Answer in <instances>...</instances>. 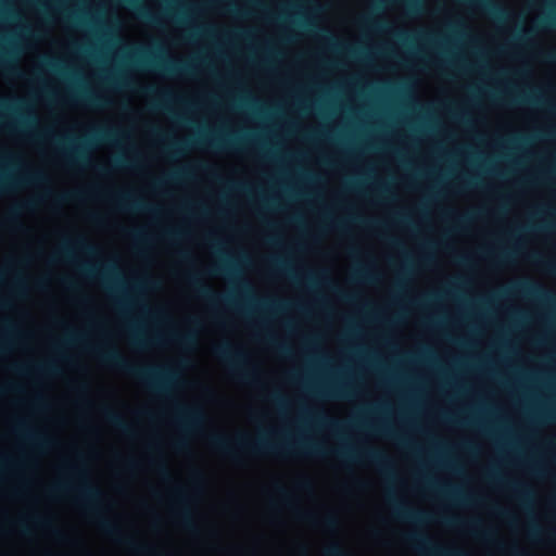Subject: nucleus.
<instances>
[{"mask_svg": "<svg viewBox=\"0 0 556 556\" xmlns=\"http://www.w3.org/2000/svg\"><path fill=\"white\" fill-rule=\"evenodd\" d=\"M67 469L77 475L81 481L79 486L75 489L77 491V502L80 503L90 515L96 517L98 526L102 532L137 554L156 555V551L154 548L146 544L138 543L132 536L125 535L116 523L102 518L100 515L102 492L98 488L85 481V473L78 467L67 465Z\"/></svg>", "mask_w": 556, "mask_h": 556, "instance_id": "f257e3e1", "label": "nucleus"}, {"mask_svg": "<svg viewBox=\"0 0 556 556\" xmlns=\"http://www.w3.org/2000/svg\"><path fill=\"white\" fill-rule=\"evenodd\" d=\"M94 352L103 364L136 378L157 394L167 393L177 378L176 372L169 368L134 365L115 348H98Z\"/></svg>", "mask_w": 556, "mask_h": 556, "instance_id": "f03ea898", "label": "nucleus"}, {"mask_svg": "<svg viewBox=\"0 0 556 556\" xmlns=\"http://www.w3.org/2000/svg\"><path fill=\"white\" fill-rule=\"evenodd\" d=\"M211 446L220 454L238 460L236 450H242L253 455L278 454L291 450V445H278L266 440L250 441L243 433L236 435L233 441L222 434L208 437Z\"/></svg>", "mask_w": 556, "mask_h": 556, "instance_id": "7ed1b4c3", "label": "nucleus"}, {"mask_svg": "<svg viewBox=\"0 0 556 556\" xmlns=\"http://www.w3.org/2000/svg\"><path fill=\"white\" fill-rule=\"evenodd\" d=\"M294 450L300 454L309 456H324L327 454H332L337 457H340L344 462H352L355 460L356 457H361L371 464L379 466L386 472V475L391 473V464L388 456L381 451L374 448H366L358 454H355L354 451L345 447L341 450L331 451L330 453H328V451L321 448L316 443H312L308 441H299L294 446Z\"/></svg>", "mask_w": 556, "mask_h": 556, "instance_id": "20e7f679", "label": "nucleus"}, {"mask_svg": "<svg viewBox=\"0 0 556 556\" xmlns=\"http://www.w3.org/2000/svg\"><path fill=\"white\" fill-rule=\"evenodd\" d=\"M117 135V130L113 128L96 129L89 137L81 138L79 143L76 146H74V140L72 138H65L64 142H66L67 146H64L61 149V154L68 165H86L89 160L88 144L92 141L112 142L115 140Z\"/></svg>", "mask_w": 556, "mask_h": 556, "instance_id": "39448f33", "label": "nucleus"}, {"mask_svg": "<svg viewBox=\"0 0 556 556\" xmlns=\"http://www.w3.org/2000/svg\"><path fill=\"white\" fill-rule=\"evenodd\" d=\"M215 355L227 363L232 375L244 382L255 380V371L247 366V355L242 351L233 350L229 344H222L214 349Z\"/></svg>", "mask_w": 556, "mask_h": 556, "instance_id": "423d86ee", "label": "nucleus"}, {"mask_svg": "<svg viewBox=\"0 0 556 556\" xmlns=\"http://www.w3.org/2000/svg\"><path fill=\"white\" fill-rule=\"evenodd\" d=\"M403 539L421 556H466L462 551L434 545L426 535L418 532L406 533L403 535Z\"/></svg>", "mask_w": 556, "mask_h": 556, "instance_id": "0eeeda50", "label": "nucleus"}, {"mask_svg": "<svg viewBox=\"0 0 556 556\" xmlns=\"http://www.w3.org/2000/svg\"><path fill=\"white\" fill-rule=\"evenodd\" d=\"M141 63L144 65L154 66L169 75H189L193 71V66L188 62L176 60H156L147 53L142 55Z\"/></svg>", "mask_w": 556, "mask_h": 556, "instance_id": "6e6552de", "label": "nucleus"}, {"mask_svg": "<svg viewBox=\"0 0 556 556\" xmlns=\"http://www.w3.org/2000/svg\"><path fill=\"white\" fill-rule=\"evenodd\" d=\"M189 283L199 298L204 299L211 303L223 301L228 306H235L237 304L232 296L222 298L217 295L208 286L203 283L200 277L195 274L189 276Z\"/></svg>", "mask_w": 556, "mask_h": 556, "instance_id": "1a4fd4ad", "label": "nucleus"}, {"mask_svg": "<svg viewBox=\"0 0 556 556\" xmlns=\"http://www.w3.org/2000/svg\"><path fill=\"white\" fill-rule=\"evenodd\" d=\"M175 498L176 502L181 506L179 510H177V517L180 521V523L188 530L194 531L195 525L193 520V515L191 510L188 507V497L186 495V492L181 488L175 489Z\"/></svg>", "mask_w": 556, "mask_h": 556, "instance_id": "9d476101", "label": "nucleus"}, {"mask_svg": "<svg viewBox=\"0 0 556 556\" xmlns=\"http://www.w3.org/2000/svg\"><path fill=\"white\" fill-rule=\"evenodd\" d=\"M177 410L178 421L182 427H197L204 420V415L198 407L179 406Z\"/></svg>", "mask_w": 556, "mask_h": 556, "instance_id": "9b49d317", "label": "nucleus"}, {"mask_svg": "<svg viewBox=\"0 0 556 556\" xmlns=\"http://www.w3.org/2000/svg\"><path fill=\"white\" fill-rule=\"evenodd\" d=\"M392 508L394 515L405 521L424 522L428 518L424 511L412 509L396 501H392Z\"/></svg>", "mask_w": 556, "mask_h": 556, "instance_id": "f8f14e48", "label": "nucleus"}, {"mask_svg": "<svg viewBox=\"0 0 556 556\" xmlns=\"http://www.w3.org/2000/svg\"><path fill=\"white\" fill-rule=\"evenodd\" d=\"M299 517L312 525L321 526L329 531L336 530L339 525L338 518L332 511L325 514L320 518L312 513H300Z\"/></svg>", "mask_w": 556, "mask_h": 556, "instance_id": "ddd939ff", "label": "nucleus"}, {"mask_svg": "<svg viewBox=\"0 0 556 556\" xmlns=\"http://www.w3.org/2000/svg\"><path fill=\"white\" fill-rule=\"evenodd\" d=\"M116 206L121 211H152L151 206L139 199L132 198L129 193L118 194L116 198Z\"/></svg>", "mask_w": 556, "mask_h": 556, "instance_id": "4468645a", "label": "nucleus"}, {"mask_svg": "<svg viewBox=\"0 0 556 556\" xmlns=\"http://www.w3.org/2000/svg\"><path fill=\"white\" fill-rule=\"evenodd\" d=\"M102 415L105 418V420L114 428L121 430L123 433L127 435H132V430L130 426L115 410L105 406L102 408Z\"/></svg>", "mask_w": 556, "mask_h": 556, "instance_id": "2eb2a0df", "label": "nucleus"}, {"mask_svg": "<svg viewBox=\"0 0 556 556\" xmlns=\"http://www.w3.org/2000/svg\"><path fill=\"white\" fill-rule=\"evenodd\" d=\"M517 289L525 295L535 296L544 300L553 299L551 293L543 289V287L530 280L520 281L517 285Z\"/></svg>", "mask_w": 556, "mask_h": 556, "instance_id": "dca6fc26", "label": "nucleus"}, {"mask_svg": "<svg viewBox=\"0 0 556 556\" xmlns=\"http://www.w3.org/2000/svg\"><path fill=\"white\" fill-rule=\"evenodd\" d=\"M16 431L20 432L23 437L27 438L31 442H34L36 445L45 446L49 445L51 441L39 434L28 431L26 424L24 421H18L16 425Z\"/></svg>", "mask_w": 556, "mask_h": 556, "instance_id": "f3484780", "label": "nucleus"}, {"mask_svg": "<svg viewBox=\"0 0 556 556\" xmlns=\"http://www.w3.org/2000/svg\"><path fill=\"white\" fill-rule=\"evenodd\" d=\"M125 3L131 5L134 9H136L138 15L151 23V24H159L160 18L156 14L152 13L150 10H148L144 7L138 5V0H123Z\"/></svg>", "mask_w": 556, "mask_h": 556, "instance_id": "a211bd4d", "label": "nucleus"}, {"mask_svg": "<svg viewBox=\"0 0 556 556\" xmlns=\"http://www.w3.org/2000/svg\"><path fill=\"white\" fill-rule=\"evenodd\" d=\"M81 101H84L86 104L93 106V108H103L109 104L105 98L93 94V93H83L80 97Z\"/></svg>", "mask_w": 556, "mask_h": 556, "instance_id": "6ab92c4d", "label": "nucleus"}, {"mask_svg": "<svg viewBox=\"0 0 556 556\" xmlns=\"http://www.w3.org/2000/svg\"><path fill=\"white\" fill-rule=\"evenodd\" d=\"M320 393L329 397H345L349 391L344 384H332Z\"/></svg>", "mask_w": 556, "mask_h": 556, "instance_id": "aec40b11", "label": "nucleus"}, {"mask_svg": "<svg viewBox=\"0 0 556 556\" xmlns=\"http://www.w3.org/2000/svg\"><path fill=\"white\" fill-rule=\"evenodd\" d=\"M30 520L36 523L37 526H40L42 528L51 529L52 533L60 540L64 539L63 533L55 528H52L51 520L48 518H42L40 516H31Z\"/></svg>", "mask_w": 556, "mask_h": 556, "instance_id": "412c9836", "label": "nucleus"}, {"mask_svg": "<svg viewBox=\"0 0 556 556\" xmlns=\"http://www.w3.org/2000/svg\"><path fill=\"white\" fill-rule=\"evenodd\" d=\"M325 556H352L350 553L344 551L339 544L334 543L327 546L324 549Z\"/></svg>", "mask_w": 556, "mask_h": 556, "instance_id": "4be33fe9", "label": "nucleus"}, {"mask_svg": "<svg viewBox=\"0 0 556 556\" xmlns=\"http://www.w3.org/2000/svg\"><path fill=\"white\" fill-rule=\"evenodd\" d=\"M33 204L34 203L31 201L25 202V203L18 205L17 207H15L14 210H12L11 213L7 217V223L12 224V225L15 224L18 211L20 210H23V211L30 210L33 207Z\"/></svg>", "mask_w": 556, "mask_h": 556, "instance_id": "5701e85b", "label": "nucleus"}, {"mask_svg": "<svg viewBox=\"0 0 556 556\" xmlns=\"http://www.w3.org/2000/svg\"><path fill=\"white\" fill-rule=\"evenodd\" d=\"M35 371L45 374V375H55L58 374V368L52 363H42L34 366Z\"/></svg>", "mask_w": 556, "mask_h": 556, "instance_id": "b1692460", "label": "nucleus"}, {"mask_svg": "<svg viewBox=\"0 0 556 556\" xmlns=\"http://www.w3.org/2000/svg\"><path fill=\"white\" fill-rule=\"evenodd\" d=\"M174 339L185 346H190L195 342V336L192 332L176 334Z\"/></svg>", "mask_w": 556, "mask_h": 556, "instance_id": "393cba45", "label": "nucleus"}, {"mask_svg": "<svg viewBox=\"0 0 556 556\" xmlns=\"http://www.w3.org/2000/svg\"><path fill=\"white\" fill-rule=\"evenodd\" d=\"M189 144L187 142L173 141L168 144V150L174 156L182 154L185 148Z\"/></svg>", "mask_w": 556, "mask_h": 556, "instance_id": "a878e982", "label": "nucleus"}, {"mask_svg": "<svg viewBox=\"0 0 556 556\" xmlns=\"http://www.w3.org/2000/svg\"><path fill=\"white\" fill-rule=\"evenodd\" d=\"M232 266L228 261L223 262L222 264L213 267L210 271L211 275H218L220 273L225 274H231L232 273Z\"/></svg>", "mask_w": 556, "mask_h": 556, "instance_id": "bb28decb", "label": "nucleus"}, {"mask_svg": "<svg viewBox=\"0 0 556 556\" xmlns=\"http://www.w3.org/2000/svg\"><path fill=\"white\" fill-rule=\"evenodd\" d=\"M509 486L515 490V492L522 498L527 500L529 498L532 493L530 492L529 489H527L526 486L521 485V484H518V483H510Z\"/></svg>", "mask_w": 556, "mask_h": 556, "instance_id": "cd10ccee", "label": "nucleus"}, {"mask_svg": "<svg viewBox=\"0 0 556 556\" xmlns=\"http://www.w3.org/2000/svg\"><path fill=\"white\" fill-rule=\"evenodd\" d=\"M276 492L278 493V495L280 496L282 502L286 505L291 507V504H292V496H291V494L281 485H277L276 486Z\"/></svg>", "mask_w": 556, "mask_h": 556, "instance_id": "c85d7f7f", "label": "nucleus"}, {"mask_svg": "<svg viewBox=\"0 0 556 556\" xmlns=\"http://www.w3.org/2000/svg\"><path fill=\"white\" fill-rule=\"evenodd\" d=\"M210 144L212 147H215V148H218V149H223V148H230V147H233V141L232 140H223L220 138H214L210 141Z\"/></svg>", "mask_w": 556, "mask_h": 556, "instance_id": "c756f323", "label": "nucleus"}, {"mask_svg": "<svg viewBox=\"0 0 556 556\" xmlns=\"http://www.w3.org/2000/svg\"><path fill=\"white\" fill-rule=\"evenodd\" d=\"M263 308L266 309H281L285 303L278 301H263L258 303Z\"/></svg>", "mask_w": 556, "mask_h": 556, "instance_id": "7c9ffc66", "label": "nucleus"}, {"mask_svg": "<svg viewBox=\"0 0 556 556\" xmlns=\"http://www.w3.org/2000/svg\"><path fill=\"white\" fill-rule=\"evenodd\" d=\"M75 244L85 253L90 254L94 252V248L83 238L76 240Z\"/></svg>", "mask_w": 556, "mask_h": 556, "instance_id": "2f4dec72", "label": "nucleus"}, {"mask_svg": "<svg viewBox=\"0 0 556 556\" xmlns=\"http://www.w3.org/2000/svg\"><path fill=\"white\" fill-rule=\"evenodd\" d=\"M45 179L46 177L39 172L29 173L24 178V180L27 182H41Z\"/></svg>", "mask_w": 556, "mask_h": 556, "instance_id": "473e14b6", "label": "nucleus"}, {"mask_svg": "<svg viewBox=\"0 0 556 556\" xmlns=\"http://www.w3.org/2000/svg\"><path fill=\"white\" fill-rule=\"evenodd\" d=\"M71 488L68 484L66 483H56L54 485H52L49 490L50 494L51 495H55V494H59V493H63V492H66L68 491Z\"/></svg>", "mask_w": 556, "mask_h": 556, "instance_id": "72a5a7b5", "label": "nucleus"}, {"mask_svg": "<svg viewBox=\"0 0 556 556\" xmlns=\"http://www.w3.org/2000/svg\"><path fill=\"white\" fill-rule=\"evenodd\" d=\"M317 420L324 425H328L330 426L331 428H338L339 427V422L334 419H330L326 416H321V415H318L317 416Z\"/></svg>", "mask_w": 556, "mask_h": 556, "instance_id": "f704fd0d", "label": "nucleus"}, {"mask_svg": "<svg viewBox=\"0 0 556 556\" xmlns=\"http://www.w3.org/2000/svg\"><path fill=\"white\" fill-rule=\"evenodd\" d=\"M58 256L63 260H70L72 257V249L68 245H63L59 251Z\"/></svg>", "mask_w": 556, "mask_h": 556, "instance_id": "c9c22d12", "label": "nucleus"}, {"mask_svg": "<svg viewBox=\"0 0 556 556\" xmlns=\"http://www.w3.org/2000/svg\"><path fill=\"white\" fill-rule=\"evenodd\" d=\"M356 278L359 279V280H366V281H374L376 276L369 274L368 271L366 270H358L357 275H356Z\"/></svg>", "mask_w": 556, "mask_h": 556, "instance_id": "e433bc0d", "label": "nucleus"}, {"mask_svg": "<svg viewBox=\"0 0 556 556\" xmlns=\"http://www.w3.org/2000/svg\"><path fill=\"white\" fill-rule=\"evenodd\" d=\"M470 526H471L472 530L475 531V533H476L477 535H480V536H482V538H484V539H489V538H491V534H492L491 532H489V531H482V530H479V529H478V522H471V523H470Z\"/></svg>", "mask_w": 556, "mask_h": 556, "instance_id": "4c0bfd02", "label": "nucleus"}, {"mask_svg": "<svg viewBox=\"0 0 556 556\" xmlns=\"http://www.w3.org/2000/svg\"><path fill=\"white\" fill-rule=\"evenodd\" d=\"M13 185V181L7 177L0 178V194L7 191L11 186Z\"/></svg>", "mask_w": 556, "mask_h": 556, "instance_id": "58836bf2", "label": "nucleus"}, {"mask_svg": "<svg viewBox=\"0 0 556 556\" xmlns=\"http://www.w3.org/2000/svg\"><path fill=\"white\" fill-rule=\"evenodd\" d=\"M188 175H189V172H187V170L174 172L170 175H168V180L176 181L182 177H187Z\"/></svg>", "mask_w": 556, "mask_h": 556, "instance_id": "ea45409f", "label": "nucleus"}, {"mask_svg": "<svg viewBox=\"0 0 556 556\" xmlns=\"http://www.w3.org/2000/svg\"><path fill=\"white\" fill-rule=\"evenodd\" d=\"M270 399L276 405L280 407H282L286 404V400L280 393H273Z\"/></svg>", "mask_w": 556, "mask_h": 556, "instance_id": "a19ab883", "label": "nucleus"}, {"mask_svg": "<svg viewBox=\"0 0 556 556\" xmlns=\"http://www.w3.org/2000/svg\"><path fill=\"white\" fill-rule=\"evenodd\" d=\"M46 64L53 71H61L62 67H61V63L58 62L56 60L54 59H51V58H47L46 59Z\"/></svg>", "mask_w": 556, "mask_h": 556, "instance_id": "79ce46f5", "label": "nucleus"}, {"mask_svg": "<svg viewBox=\"0 0 556 556\" xmlns=\"http://www.w3.org/2000/svg\"><path fill=\"white\" fill-rule=\"evenodd\" d=\"M129 235L139 242L147 241V237L141 230H131Z\"/></svg>", "mask_w": 556, "mask_h": 556, "instance_id": "37998d69", "label": "nucleus"}, {"mask_svg": "<svg viewBox=\"0 0 556 556\" xmlns=\"http://www.w3.org/2000/svg\"><path fill=\"white\" fill-rule=\"evenodd\" d=\"M157 470L162 475V477L166 480H169L170 479V476H169V472H168V469H167V466L164 464V463H160L157 465Z\"/></svg>", "mask_w": 556, "mask_h": 556, "instance_id": "c03bdc74", "label": "nucleus"}, {"mask_svg": "<svg viewBox=\"0 0 556 556\" xmlns=\"http://www.w3.org/2000/svg\"><path fill=\"white\" fill-rule=\"evenodd\" d=\"M471 218H472L471 214H465V215H462V216H457L456 224H457L458 227H463Z\"/></svg>", "mask_w": 556, "mask_h": 556, "instance_id": "a18cd8bd", "label": "nucleus"}, {"mask_svg": "<svg viewBox=\"0 0 556 556\" xmlns=\"http://www.w3.org/2000/svg\"><path fill=\"white\" fill-rule=\"evenodd\" d=\"M441 492L450 497L457 498V500L460 498L459 493L454 489L443 488V489H441Z\"/></svg>", "mask_w": 556, "mask_h": 556, "instance_id": "49530a36", "label": "nucleus"}, {"mask_svg": "<svg viewBox=\"0 0 556 556\" xmlns=\"http://www.w3.org/2000/svg\"><path fill=\"white\" fill-rule=\"evenodd\" d=\"M80 339H81V337L78 333L70 331L65 338V342H67V343L78 342V341H80Z\"/></svg>", "mask_w": 556, "mask_h": 556, "instance_id": "de8ad7c7", "label": "nucleus"}, {"mask_svg": "<svg viewBox=\"0 0 556 556\" xmlns=\"http://www.w3.org/2000/svg\"><path fill=\"white\" fill-rule=\"evenodd\" d=\"M242 291H243L244 296L247 298V300H249V301L253 300V298H252V290H251L250 285H248V282H243L242 283Z\"/></svg>", "mask_w": 556, "mask_h": 556, "instance_id": "09e8293b", "label": "nucleus"}, {"mask_svg": "<svg viewBox=\"0 0 556 556\" xmlns=\"http://www.w3.org/2000/svg\"><path fill=\"white\" fill-rule=\"evenodd\" d=\"M509 554L511 556H528V554L526 552H523L522 549H520L519 547L517 546H511L509 549H508Z\"/></svg>", "mask_w": 556, "mask_h": 556, "instance_id": "8fccbe9b", "label": "nucleus"}, {"mask_svg": "<svg viewBox=\"0 0 556 556\" xmlns=\"http://www.w3.org/2000/svg\"><path fill=\"white\" fill-rule=\"evenodd\" d=\"M298 488L304 491H309L312 489V483L308 479H303L298 483Z\"/></svg>", "mask_w": 556, "mask_h": 556, "instance_id": "3c124183", "label": "nucleus"}, {"mask_svg": "<svg viewBox=\"0 0 556 556\" xmlns=\"http://www.w3.org/2000/svg\"><path fill=\"white\" fill-rule=\"evenodd\" d=\"M80 269L88 277H93L96 275L94 268L89 265H83Z\"/></svg>", "mask_w": 556, "mask_h": 556, "instance_id": "603ef678", "label": "nucleus"}, {"mask_svg": "<svg viewBox=\"0 0 556 556\" xmlns=\"http://www.w3.org/2000/svg\"><path fill=\"white\" fill-rule=\"evenodd\" d=\"M181 235H182L181 231L173 230V229L166 230V232H165V237L168 239H176V238H179Z\"/></svg>", "mask_w": 556, "mask_h": 556, "instance_id": "864d4df0", "label": "nucleus"}, {"mask_svg": "<svg viewBox=\"0 0 556 556\" xmlns=\"http://www.w3.org/2000/svg\"><path fill=\"white\" fill-rule=\"evenodd\" d=\"M16 526L18 527L20 531L23 533V534H27L28 533V528H27V525H26V520L23 518V519H20L16 523Z\"/></svg>", "mask_w": 556, "mask_h": 556, "instance_id": "5fc2aeb1", "label": "nucleus"}, {"mask_svg": "<svg viewBox=\"0 0 556 556\" xmlns=\"http://www.w3.org/2000/svg\"><path fill=\"white\" fill-rule=\"evenodd\" d=\"M80 197L79 193H68L58 197V201H66L70 199H78Z\"/></svg>", "mask_w": 556, "mask_h": 556, "instance_id": "6e6d98bb", "label": "nucleus"}, {"mask_svg": "<svg viewBox=\"0 0 556 556\" xmlns=\"http://www.w3.org/2000/svg\"><path fill=\"white\" fill-rule=\"evenodd\" d=\"M128 165V162L126 159L124 157H117L114 162V166L115 167H125Z\"/></svg>", "mask_w": 556, "mask_h": 556, "instance_id": "4d7b16f0", "label": "nucleus"}, {"mask_svg": "<svg viewBox=\"0 0 556 556\" xmlns=\"http://www.w3.org/2000/svg\"><path fill=\"white\" fill-rule=\"evenodd\" d=\"M23 124L24 125H31L36 123V117L34 115H25L23 116Z\"/></svg>", "mask_w": 556, "mask_h": 556, "instance_id": "13d9d810", "label": "nucleus"}, {"mask_svg": "<svg viewBox=\"0 0 556 556\" xmlns=\"http://www.w3.org/2000/svg\"><path fill=\"white\" fill-rule=\"evenodd\" d=\"M132 343L138 348H143L147 345L148 342L141 338L134 337Z\"/></svg>", "mask_w": 556, "mask_h": 556, "instance_id": "bf43d9fd", "label": "nucleus"}, {"mask_svg": "<svg viewBox=\"0 0 556 556\" xmlns=\"http://www.w3.org/2000/svg\"><path fill=\"white\" fill-rule=\"evenodd\" d=\"M543 265L545 266V268L552 273V274H555L556 275V264L554 263H546V262H542Z\"/></svg>", "mask_w": 556, "mask_h": 556, "instance_id": "052dcab7", "label": "nucleus"}, {"mask_svg": "<svg viewBox=\"0 0 556 556\" xmlns=\"http://www.w3.org/2000/svg\"><path fill=\"white\" fill-rule=\"evenodd\" d=\"M540 533H541V530H540V528H539V527H536V526H532V527L530 528V535H531L532 538H536V536H539V534H540Z\"/></svg>", "mask_w": 556, "mask_h": 556, "instance_id": "680f3d73", "label": "nucleus"}, {"mask_svg": "<svg viewBox=\"0 0 556 556\" xmlns=\"http://www.w3.org/2000/svg\"><path fill=\"white\" fill-rule=\"evenodd\" d=\"M125 465H126V468H127V469H129V470H134V469H136V468H137V465H138V464H137V462H135L134 459H128V460L126 462V464H125Z\"/></svg>", "mask_w": 556, "mask_h": 556, "instance_id": "e2e57ef3", "label": "nucleus"}, {"mask_svg": "<svg viewBox=\"0 0 556 556\" xmlns=\"http://www.w3.org/2000/svg\"><path fill=\"white\" fill-rule=\"evenodd\" d=\"M89 219L93 223L100 224L102 222V217L99 214H89Z\"/></svg>", "mask_w": 556, "mask_h": 556, "instance_id": "0e129e2a", "label": "nucleus"}, {"mask_svg": "<svg viewBox=\"0 0 556 556\" xmlns=\"http://www.w3.org/2000/svg\"><path fill=\"white\" fill-rule=\"evenodd\" d=\"M174 446L177 448V450H182L186 447V442L182 441V440H177L175 443H174Z\"/></svg>", "mask_w": 556, "mask_h": 556, "instance_id": "69168bd1", "label": "nucleus"}, {"mask_svg": "<svg viewBox=\"0 0 556 556\" xmlns=\"http://www.w3.org/2000/svg\"><path fill=\"white\" fill-rule=\"evenodd\" d=\"M252 4L260 11H265L266 10V7L264 3L260 2V1H253Z\"/></svg>", "mask_w": 556, "mask_h": 556, "instance_id": "338daca9", "label": "nucleus"}, {"mask_svg": "<svg viewBox=\"0 0 556 556\" xmlns=\"http://www.w3.org/2000/svg\"><path fill=\"white\" fill-rule=\"evenodd\" d=\"M275 266L278 270L285 269V263L280 260H275Z\"/></svg>", "mask_w": 556, "mask_h": 556, "instance_id": "774afa93", "label": "nucleus"}]
</instances>
